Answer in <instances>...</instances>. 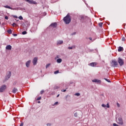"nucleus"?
Listing matches in <instances>:
<instances>
[{
  "mask_svg": "<svg viewBox=\"0 0 126 126\" xmlns=\"http://www.w3.org/2000/svg\"><path fill=\"white\" fill-rule=\"evenodd\" d=\"M41 99H42V97L41 96H39L36 99V100L39 101V100H41Z\"/></svg>",
  "mask_w": 126,
  "mask_h": 126,
  "instance_id": "393cba45",
  "label": "nucleus"
},
{
  "mask_svg": "<svg viewBox=\"0 0 126 126\" xmlns=\"http://www.w3.org/2000/svg\"><path fill=\"white\" fill-rule=\"evenodd\" d=\"M75 34H76V33H75V32H74V35H75Z\"/></svg>",
  "mask_w": 126,
  "mask_h": 126,
  "instance_id": "49530a36",
  "label": "nucleus"
},
{
  "mask_svg": "<svg viewBox=\"0 0 126 126\" xmlns=\"http://www.w3.org/2000/svg\"><path fill=\"white\" fill-rule=\"evenodd\" d=\"M6 89V85H3L0 88V92L2 93Z\"/></svg>",
  "mask_w": 126,
  "mask_h": 126,
  "instance_id": "20e7f679",
  "label": "nucleus"
},
{
  "mask_svg": "<svg viewBox=\"0 0 126 126\" xmlns=\"http://www.w3.org/2000/svg\"><path fill=\"white\" fill-rule=\"evenodd\" d=\"M57 25H58V24H57L56 22H55V23H52L50 25V26H51L52 27H53L54 28H56V27H57Z\"/></svg>",
  "mask_w": 126,
  "mask_h": 126,
  "instance_id": "9d476101",
  "label": "nucleus"
},
{
  "mask_svg": "<svg viewBox=\"0 0 126 126\" xmlns=\"http://www.w3.org/2000/svg\"><path fill=\"white\" fill-rule=\"evenodd\" d=\"M118 106H119V104H118Z\"/></svg>",
  "mask_w": 126,
  "mask_h": 126,
  "instance_id": "de8ad7c7",
  "label": "nucleus"
},
{
  "mask_svg": "<svg viewBox=\"0 0 126 126\" xmlns=\"http://www.w3.org/2000/svg\"><path fill=\"white\" fill-rule=\"evenodd\" d=\"M63 20L65 24H69L71 21L70 15L67 14L65 17L63 18Z\"/></svg>",
  "mask_w": 126,
  "mask_h": 126,
  "instance_id": "f257e3e1",
  "label": "nucleus"
},
{
  "mask_svg": "<svg viewBox=\"0 0 126 126\" xmlns=\"http://www.w3.org/2000/svg\"><path fill=\"white\" fill-rule=\"evenodd\" d=\"M30 63H31V60H29L26 63L27 67H29V66L30 65Z\"/></svg>",
  "mask_w": 126,
  "mask_h": 126,
  "instance_id": "9b49d317",
  "label": "nucleus"
},
{
  "mask_svg": "<svg viewBox=\"0 0 126 126\" xmlns=\"http://www.w3.org/2000/svg\"><path fill=\"white\" fill-rule=\"evenodd\" d=\"M90 40H92V38H91V37H89V38Z\"/></svg>",
  "mask_w": 126,
  "mask_h": 126,
  "instance_id": "37998d69",
  "label": "nucleus"
},
{
  "mask_svg": "<svg viewBox=\"0 0 126 126\" xmlns=\"http://www.w3.org/2000/svg\"><path fill=\"white\" fill-rule=\"evenodd\" d=\"M19 19H20V20H23V17H22L21 16L19 17Z\"/></svg>",
  "mask_w": 126,
  "mask_h": 126,
  "instance_id": "a878e982",
  "label": "nucleus"
},
{
  "mask_svg": "<svg viewBox=\"0 0 126 126\" xmlns=\"http://www.w3.org/2000/svg\"><path fill=\"white\" fill-rule=\"evenodd\" d=\"M10 76H11V72L9 71L6 76V80H7L8 78H10Z\"/></svg>",
  "mask_w": 126,
  "mask_h": 126,
  "instance_id": "6e6552de",
  "label": "nucleus"
},
{
  "mask_svg": "<svg viewBox=\"0 0 126 126\" xmlns=\"http://www.w3.org/2000/svg\"><path fill=\"white\" fill-rule=\"evenodd\" d=\"M20 126H23V123H21Z\"/></svg>",
  "mask_w": 126,
  "mask_h": 126,
  "instance_id": "ea45409f",
  "label": "nucleus"
},
{
  "mask_svg": "<svg viewBox=\"0 0 126 126\" xmlns=\"http://www.w3.org/2000/svg\"><path fill=\"white\" fill-rule=\"evenodd\" d=\"M122 41H126V38H125V37H122Z\"/></svg>",
  "mask_w": 126,
  "mask_h": 126,
  "instance_id": "c85d7f7f",
  "label": "nucleus"
},
{
  "mask_svg": "<svg viewBox=\"0 0 126 126\" xmlns=\"http://www.w3.org/2000/svg\"><path fill=\"white\" fill-rule=\"evenodd\" d=\"M98 26H99V27H103V23H98Z\"/></svg>",
  "mask_w": 126,
  "mask_h": 126,
  "instance_id": "aec40b11",
  "label": "nucleus"
},
{
  "mask_svg": "<svg viewBox=\"0 0 126 126\" xmlns=\"http://www.w3.org/2000/svg\"><path fill=\"white\" fill-rule=\"evenodd\" d=\"M63 44V40H59L57 41V45H62Z\"/></svg>",
  "mask_w": 126,
  "mask_h": 126,
  "instance_id": "4468645a",
  "label": "nucleus"
},
{
  "mask_svg": "<svg viewBox=\"0 0 126 126\" xmlns=\"http://www.w3.org/2000/svg\"><path fill=\"white\" fill-rule=\"evenodd\" d=\"M4 7H5V8H9V9H12V8L8 5L4 6Z\"/></svg>",
  "mask_w": 126,
  "mask_h": 126,
  "instance_id": "a211bd4d",
  "label": "nucleus"
},
{
  "mask_svg": "<svg viewBox=\"0 0 126 126\" xmlns=\"http://www.w3.org/2000/svg\"><path fill=\"white\" fill-rule=\"evenodd\" d=\"M38 103H41V102L40 101H38Z\"/></svg>",
  "mask_w": 126,
  "mask_h": 126,
  "instance_id": "a18cd8bd",
  "label": "nucleus"
},
{
  "mask_svg": "<svg viewBox=\"0 0 126 126\" xmlns=\"http://www.w3.org/2000/svg\"><path fill=\"white\" fill-rule=\"evenodd\" d=\"M111 64L112 65V66H113V67H116L118 66V65L119 64L118 62L116 61V60H112L111 62Z\"/></svg>",
  "mask_w": 126,
  "mask_h": 126,
  "instance_id": "7ed1b4c3",
  "label": "nucleus"
},
{
  "mask_svg": "<svg viewBox=\"0 0 126 126\" xmlns=\"http://www.w3.org/2000/svg\"><path fill=\"white\" fill-rule=\"evenodd\" d=\"M58 103H59L58 102H56L54 103V105H57V104H58Z\"/></svg>",
  "mask_w": 126,
  "mask_h": 126,
  "instance_id": "58836bf2",
  "label": "nucleus"
},
{
  "mask_svg": "<svg viewBox=\"0 0 126 126\" xmlns=\"http://www.w3.org/2000/svg\"><path fill=\"white\" fill-rule=\"evenodd\" d=\"M5 19H6V20H8V17H7V16H5Z\"/></svg>",
  "mask_w": 126,
  "mask_h": 126,
  "instance_id": "7c9ffc66",
  "label": "nucleus"
},
{
  "mask_svg": "<svg viewBox=\"0 0 126 126\" xmlns=\"http://www.w3.org/2000/svg\"><path fill=\"white\" fill-rule=\"evenodd\" d=\"M104 80H106V81H107V82H111V81H110L109 79H108L107 78H104Z\"/></svg>",
  "mask_w": 126,
  "mask_h": 126,
  "instance_id": "4be33fe9",
  "label": "nucleus"
},
{
  "mask_svg": "<svg viewBox=\"0 0 126 126\" xmlns=\"http://www.w3.org/2000/svg\"><path fill=\"white\" fill-rule=\"evenodd\" d=\"M118 52H123L124 51V48L122 46H120L118 49Z\"/></svg>",
  "mask_w": 126,
  "mask_h": 126,
  "instance_id": "ddd939ff",
  "label": "nucleus"
},
{
  "mask_svg": "<svg viewBox=\"0 0 126 126\" xmlns=\"http://www.w3.org/2000/svg\"><path fill=\"white\" fill-rule=\"evenodd\" d=\"M117 63H119L120 66H123L125 64V59L122 57H118L117 59Z\"/></svg>",
  "mask_w": 126,
  "mask_h": 126,
  "instance_id": "f03ea898",
  "label": "nucleus"
},
{
  "mask_svg": "<svg viewBox=\"0 0 126 126\" xmlns=\"http://www.w3.org/2000/svg\"><path fill=\"white\" fill-rule=\"evenodd\" d=\"M16 25V24H15V23H13V24H12V26H13V27L15 26Z\"/></svg>",
  "mask_w": 126,
  "mask_h": 126,
  "instance_id": "f704fd0d",
  "label": "nucleus"
},
{
  "mask_svg": "<svg viewBox=\"0 0 126 126\" xmlns=\"http://www.w3.org/2000/svg\"><path fill=\"white\" fill-rule=\"evenodd\" d=\"M74 116H75V117H77V113H75L74 114Z\"/></svg>",
  "mask_w": 126,
  "mask_h": 126,
  "instance_id": "e433bc0d",
  "label": "nucleus"
},
{
  "mask_svg": "<svg viewBox=\"0 0 126 126\" xmlns=\"http://www.w3.org/2000/svg\"><path fill=\"white\" fill-rule=\"evenodd\" d=\"M84 17H83V16L81 17V19H84Z\"/></svg>",
  "mask_w": 126,
  "mask_h": 126,
  "instance_id": "a19ab883",
  "label": "nucleus"
},
{
  "mask_svg": "<svg viewBox=\"0 0 126 126\" xmlns=\"http://www.w3.org/2000/svg\"><path fill=\"white\" fill-rule=\"evenodd\" d=\"M50 65H51V63H48V64H46V68H48L50 66Z\"/></svg>",
  "mask_w": 126,
  "mask_h": 126,
  "instance_id": "412c9836",
  "label": "nucleus"
},
{
  "mask_svg": "<svg viewBox=\"0 0 126 126\" xmlns=\"http://www.w3.org/2000/svg\"><path fill=\"white\" fill-rule=\"evenodd\" d=\"M96 64V63H92L90 64V65H91V66H95Z\"/></svg>",
  "mask_w": 126,
  "mask_h": 126,
  "instance_id": "dca6fc26",
  "label": "nucleus"
},
{
  "mask_svg": "<svg viewBox=\"0 0 126 126\" xmlns=\"http://www.w3.org/2000/svg\"><path fill=\"white\" fill-rule=\"evenodd\" d=\"M117 123L119 125H120L121 126L124 125V122H123V119H122V118H119L118 119Z\"/></svg>",
  "mask_w": 126,
  "mask_h": 126,
  "instance_id": "39448f33",
  "label": "nucleus"
},
{
  "mask_svg": "<svg viewBox=\"0 0 126 126\" xmlns=\"http://www.w3.org/2000/svg\"><path fill=\"white\" fill-rule=\"evenodd\" d=\"M13 17L14 18H18V17H17V16L14 15V16H13Z\"/></svg>",
  "mask_w": 126,
  "mask_h": 126,
  "instance_id": "473e14b6",
  "label": "nucleus"
},
{
  "mask_svg": "<svg viewBox=\"0 0 126 126\" xmlns=\"http://www.w3.org/2000/svg\"><path fill=\"white\" fill-rule=\"evenodd\" d=\"M23 35H25L26 34H27V32L26 31H24L22 32Z\"/></svg>",
  "mask_w": 126,
  "mask_h": 126,
  "instance_id": "5701e85b",
  "label": "nucleus"
},
{
  "mask_svg": "<svg viewBox=\"0 0 126 126\" xmlns=\"http://www.w3.org/2000/svg\"><path fill=\"white\" fill-rule=\"evenodd\" d=\"M37 62H38V58H37V57L34 58L32 60V63L33 65H36L37 64Z\"/></svg>",
  "mask_w": 126,
  "mask_h": 126,
  "instance_id": "423d86ee",
  "label": "nucleus"
},
{
  "mask_svg": "<svg viewBox=\"0 0 126 126\" xmlns=\"http://www.w3.org/2000/svg\"><path fill=\"white\" fill-rule=\"evenodd\" d=\"M26 1L32 4H36V2L33 0H26Z\"/></svg>",
  "mask_w": 126,
  "mask_h": 126,
  "instance_id": "0eeeda50",
  "label": "nucleus"
},
{
  "mask_svg": "<svg viewBox=\"0 0 126 126\" xmlns=\"http://www.w3.org/2000/svg\"><path fill=\"white\" fill-rule=\"evenodd\" d=\"M47 126H51V124H48L47 125Z\"/></svg>",
  "mask_w": 126,
  "mask_h": 126,
  "instance_id": "79ce46f5",
  "label": "nucleus"
},
{
  "mask_svg": "<svg viewBox=\"0 0 126 126\" xmlns=\"http://www.w3.org/2000/svg\"><path fill=\"white\" fill-rule=\"evenodd\" d=\"M65 91H66V90H63V89L62 90V92H65Z\"/></svg>",
  "mask_w": 126,
  "mask_h": 126,
  "instance_id": "72a5a7b5",
  "label": "nucleus"
},
{
  "mask_svg": "<svg viewBox=\"0 0 126 126\" xmlns=\"http://www.w3.org/2000/svg\"><path fill=\"white\" fill-rule=\"evenodd\" d=\"M75 46H72V47H68V49L69 50H72V49H75Z\"/></svg>",
  "mask_w": 126,
  "mask_h": 126,
  "instance_id": "6ab92c4d",
  "label": "nucleus"
},
{
  "mask_svg": "<svg viewBox=\"0 0 126 126\" xmlns=\"http://www.w3.org/2000/svg\"><path fill=\"white\" fill-rule=\"evenodd\" d=\"M12 49V47L10 45H7L6 46V50H11Z\"/></svg>",
  "mask_w": 126,
  "mask_h": 126,
  "instance_id": "f8f14e48",
  "label": "nucleus"
},
{
  "mask_svg": "<svg viewBox=\"0 0 126 126\" xmlns=\"http://www.w3.org/2000/svg\"><path fill=\"white\" fill-rule=\"evenodd\" d=\"M62 59H57V63H61L62 62Z\"/></svg>",
  "mask_w": 126,
  "mask_h": 126,
  "instance_id": "f3484780",
  "label": "nucleus"
},
{
  "mask_svg": "<svg viewBox=\"0 0 126 126\" xmlns=\"http://www.w3.org/2000/svg\"><path fill=\"white\" fill-rule=\"evenodd\" d=\"M13 36H14L15 37L17 36V34L16 33H14L13 34Z\"/></svg>",
  "mask_w": 126,
  "mask_h": 126,
  "instance_id": "4c0bfd02",
  "label": "nucleus"
},
{
  "mask_svg": "<svg viewBox=\"0 0 126 126\" xmlns=\"http://www.w3.org/2000/svg\"><path fill=\"white\" fill-rule=\"evenodd\" d=\"M7 32H8V33L9 34H11V33H12L11 30H8Z\"/></svg>",
  "mask_w": 126,
  "mask_h": 126,
  "instance_id": "b1692460",
  "label": "nucleus"
},
{
  "mask_svg": "<svg viewBox=\"0 0 126 126\" xmlns=\"http://www.w3.org/2000/svg\"><path fill=\"white\" fill-rule=\"evenodd\" d=\"M44 93V91H40V94H43Z\"/></svg>",
  "mask_w": 126,
  "mask_h": 126,
  "instance_id": "c9c22d12",
  "label": "nucleus"
},
{
  "mask_svg": "<svg viewBox=\"0 0 126 126\" xmlns=\"http://www.w3.org/2000/svg\"><path fill=\"white\" fill-rule=\"evenodd\" d=\"M59 72V70L56 71L54 72V74H58Z\"/></svg>",
  "mask_w": 126,
  "mask_h": 126,
  "instance_id": "cd10ccee",
  "label": "nucleus"
},
{
  "mask_svg": "<svg viewBox=\"0 0 126 126\" xmlns=\"http://www.w3.org/2000/svg\"><path fill=\"white\" fill-rule=\"evenodd\" d=\"M93 82H95V83H99V84L101 83V80L98 79H94L93 80Z\"/></svg>",
  "mask_w": 126,
  "mask_h": 126,
  "instance_id": "1a4fd4ad",
  "label": "nucleus"
},
{
  "mask_svg": "<svg viewBox=\"0 0 126 126\" xmlns=\"http://www.w3.org/2000/svg\"><path fill=\"white\" fill-rule=\"evenodd\" d=\"M75 96H80V94H79V93H76L75 94Z\"/></svg>",
  "mask_w": 126,
  "mask_h": 126,
  "instance_id": "bb28decb",
  "label": "nucleus"
},
{
  "mask_svg": "<svg viewBox=\"0 0 126 126\" xmlns=\"http://www.w3.org/2000/svg\"><path fill=\"white\" fill-rule=\"evenodd\" d=\"M101 106H102V107H103V108H105V107H106V105H105L104 104H102L101 105Z\"/></svg>",
  "mask_w": 126,
  "mask_h": 126,
  "instance_id": "c756f323",
  "label": "nucleus"
},
{
  "mask_svg": "<svg viewBox=\"0 0 126 126\" xmlns=\"http://www.w3.org/2000/svg\"><path fill=\"white\" fill-rule=\"evenodd\" d=\"M18 91V90H17V89L14 88L13 89V90H12V93H14V94H15V93H17Z\"/></svg>",
  "mask_w": 126,
  "mask_h": 126,
  "instance_id": "2eb2a0df",
  "label": "nucleus"
},
{
  "mask_svg": "<svg viewBox=\"0 0 126 126\" xmlns=\"http://www.w3.org/2000/svg\"><path fill=\"white\" fill-rule=\"evenodd\" d=\"M106 107L107 108H110V105H109V103H107Z\"/></svg>",
  "mask_w": 126,
  "mask_h": 126,
  "instance_id": "2f4dec72",
  "label": "nucleus"
},
{
  "mask_svg": "<svg viewBox=\"0 0 126 126\" xmlns=\"http://www.w3.org/2000/svg\"><path fill=\"white\" fill-rule=\"evenodd\" d=\"M60 96V94H58L57 96V97H59Z\"/></svg>",
  "mask_w": 126,
  "mask_h": 126,
  "instance_id": "c03bdc74",
  "label": "nucleus"
}]
</instances>
